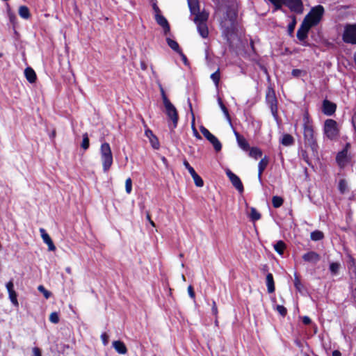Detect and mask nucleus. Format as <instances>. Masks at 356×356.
<instances>
[{"instance_id": "1", "label": "nucleus", "mask_w": 356, "mask_h": 356, "mask_svg": "<svg viewBox=\"0 0 356 356\" xmlns=\"http://www.w3.org/2000/svg\"><path fill=\"white\" fill-rule=\"evenodd\" d=\"M238 13L232 7L228 6L226 12L220 22V26L223 38L229 44H232V38L237 32Z\"/></svg>"}, {"instance_id": "2", "label": "nucleus", "mask_w": 356, "mask_h": 356, "mask_svg": "<svg viewBox=\"0 0 356 356\" xmlns=\"http://www.w3.org/2000/svg\"><path fill=\"white\" fill-rule=\"evenodd\" d=\"M302 134L305 146L309 147L313 153H317L318 145L316 140L314 122L308 111H305L302 116Z\"/></svg>"}, {"instance_id": "3", "label": "nucleus", "mask_w": 356, "mask_h": 356, "mask_svg": "<svg viewBox=\"0 0 356 356\" xmlns=\"http://www.w3.org/2000/svg\"><path fill=\"white\" fill-rule=\"evenodd\" d=\"M159 89L163 100V105L165 108V114L168 117V120L172 122L171 124H169V127L171 130H173L177 127L178 120H179V115L177 110L175 106L171 103L170 99L168 98L164 88H163L161 84H159Z\"/></svg>"}, {"instance_id": "4", "label": "nucleus", "mask_w": 356, "mask_h": 356, "mask_svg": "<svg viewBox=\"0 0 356 356\" xmlns=\"http://www.w3.org/2000/svg\"><path fill=\"white\" fill-rule=\"evenodd\" d=\"M274 6L275 10H280L284 5L291 12L297 14H301L304 10V6L302 0H268Z\"/></svg>"}, {"instance_id": "5", "label": "nucleus", "mask_w": 356, "mask_h": 356, "mask_svg": "<svg viewBox=\"0 0 356 356\" xmlns=\"http://www.w3.org/2000/svg\"><path fill=\"white\" fill-rule=\"evenodd\" d=\"M265 101L270 108L274 119L277 121L279 120L278 101L275 95V91L270 86L266 89Z\"/></svg>"}, {"instance_id": "6", "label": "nucleus", "mask_w": 356, "mask_h": 356, "mask_svg": "<svg viewBox=\"0 0 356 356\" xmlns=\"http://www.w3.org/2000/svg\"><path fill=\"white\" fill-rule=\"evenodd\" d=\"M323 131L324 136L330 140H336L340 134L337 122L330 118L325 120Z\"/></svg>"}, {"instance_id": "7", "label": "nucleus", "mask_w": 356, "mask_h": 356, "mask_svg": "<svg viewBox=\"0 0 356 356\" xmlns=\"http://www.w3.org/2000/svg\"><path fill=\"white\" fill-rule=\"evenodd\" d=\"M324 12L325 10L323 6H316L313 7L310 12L305 16L303 22L312 27L316 26L322 19Z\"/></svg>"}, {"instance_id": "8", "label": "nucleus", "mask_w": 356, "mask_h": 356, "mask_svg": "<svg viewBox=\"0 0 356 356\" xmlns=\"http://www.w3.org/2000/svg\"><path fill=\"white\" fill-rule=\"evenodd\" d=\"M100 153L103 170L104 172H107L113 164V154L110 145L108 143L102 144Z\"/></svg>"}, {"instance_id": "9", "label": "nucleus", "mask_w": 356, "mask_h": 356, "mask_svg": "<svg viewBox=\"0 0 356 356\" xmlns=\"http://www.w3.org/2000/svg\"><path fill=\"white\" fill-rule=\"evenodd\" d=\"M200 130L202 135L213 145L214 149L216 152H220L222 149V144L217 137L202 125L200 126Z\"/></svg>"}, {"instance_id": "10", "label": "nucleus", "mask_w": 356, "mask_h": 356, "mask_svg": "<svg viewBox=\"0 0 356 356\" xmlns=\"http://www.w3.org/2000/svg\"><path fill=\"white\" fill-rule=\"evenodd\" d=\"M343 40L346 43L356 44V24H349L345 27Z\"/></svg>"}, {"instance_id": "11", "label": "nucleus", "mask_w": 356, "mask_h": 356, "mask_svg": "<svg viewBox=\"0 0 356 356\" xmlns=\"http://www.w3.org/2000/svg\"><path fill=\"white\" fill-rule=\"evenodd\" d=\"M311 28V26L302 22L298 29L296 36L300 41L302 42L303 46H309V44L305 41V40L308 37V33Z\"/></svg>"}, {"instance_id": "12", "label": "nucleus", "mask_w": 356, "mask_h": 356, "mask_svg": "<svg viewBox=\"0 0 356 356\" xmlns=\"http://www.w3.org/2000/svg\"><path fill=\"white\" fill-rule=\"evenodd\" d=\"M226 175L228 177L232 185L236 188V189L239 193H243L244 191V187L241 179L236 175L232 172L229 169H227L226 170Z\"/></svg>"}, {"instance_id": "13", "label": "nucleus", "mask_w": 356, "mask_h": 356, "mask_svg": "<svg viewBox=\"0 0 356 356\" xmlns=\"http://www.w3.org/2000/svg\"><path fill=\"white\" fill-rule=\"evenodd\" d=\"M337 110V104L327 99H324L322 103V112L327 116L334 115Z\"/></svg>"}, {"instance_id": "14", "label": "nucleus", "mask_w": 356, "mask_h": 356, "mask_svg": "<svg viewBox=\"0 0 356 356\" xmlns=\"http://www.w3.org/2000/svg\"><path fill=\"white\" fill-rule=\"evenodd\" d=\"M6 289L9 295V299L10 302L13 303V305L15 307L19 306V302L17 300V294L16 291L14 289V283L13 280H10L8 282H7Z\"/></svg>"}, {"instance_id": "15", "label": "nucleus", "mask_w": 356, "mask_h": 356, "mask_svg": "<svg viewBox=\"0 0 356 356\" xmlns=\"http://www.w3.org/2000/svg\"><path fill=\"white\" fill-rule=\"evenodd\" d=\"M154 18L156 23L163 28L164 34L170 33V26L167 19L161 14H155Z\"/></svg>"}, {"instance_id": "16", "label": "nucleus", "mask_w": 356, "mask_h": 356, "mask_svg": "<svg viewBox=\"0 0 356 356\" xmlns=\"http://www.w3.org/2000/svg\"><path fill=\"white\" fill-rule=\"evenodd\" d=\"M39 231L44 243L48 245L49 250H56V246L50 236L47 233L46 230L44 228H40Z\"/></svg>"}, {"instance_id": "17", "label": "nucleus", "mask_w": 356, "mask_h": 356, "mask_svg": "<svg viewBox=\"0 0 356 356\" xmlns=\"http://www.w3.org/2000/svg\"><path fill=\"white\" fill-rule=\"evenodd\" d=\"M302 259L306 262L316 264L321 260V256L314 251H309L302 255Z\"/></svg>"}, {"instance_id": "18", "label": "nucleus", "mask_w": 356, "mask_h": 356, "mask_svg": "<svg viewBox=\"0 0 356 356\" xmlns=\"http://www.w3.org/2000/svg\"><path fill=\"white\" fill-rule=\"evenodd\" d=\"M234 135L238 146L244 151H248L250 149V145L245 137L241 135L238 131H234Z\"/></svg>"}, {"instance_id": "19", "label": "nucleus", "mask_w": 356, "mask_h": 356, "mask_svg": "<svg viewBox=\"0 0 356 356\" xmlns=\"http://www.w3.org/2000/svg\"><path fill=\"white\" fill-rule=\"evenodd\" d=\"M145 135L149 138L152 147L155 149H158L160 144L158 138L154 134L153 131L149 129H147L145 131Z\"/></svg>"}, {"instance_id": "20", "label": "nucleus", "mask_w": 356, "mask_h": 356, "mask_svg": "<svg viewBox=\"0 0 356 356\" xmlns=\"http://www.w3.org/2000/svg\"><path fill=\"white\" fill-rule=\"evenodd\" d=\"M193 15H195L193 21L195 24H198V23L205 24L209 18V13L205 11L200 12V10H198V13H195Z\"/></svg>"}, {"instance_id": "21", "label": "nucleus", "mask_w": 356, "mask_h": 356, "mask_svg": "<svg viewBox=\"0 0 356 356\" xmlns=\"http://www.w3.org/2000/svg\"><path fill=\"white\" fill-rule=\"evenodd\" d=\"M268 163L269 158L267 156H264V157L262 158L259 161L258 164V178L259 180L261 179L262 174L265 169L266 168V167L268 166Z\"/></svg>"}, {"instance_id": "22", "label": "nucleus", "mask_w": 356, "mask_h": 356, "mask_svg": "<svg viewBox=\"0 0 356 356\" xmlns=\"http://www.w3.org/2000/svg\"><path fill=\"white\" fill-rule=\"evenodd\" d=\"M24 75H25V77L26 79V80L30 83H33L36 81L37 80V75H36V73L33 70V68H31V67H27L25 70H24Z\"/></svg>"}, {"instance_id": "23", "label": "nucleus", "mask_w": 356, "mask_h": 356, "mask_svg": "<svg viewBox=\"0 0 356 356\" xmlns=\"http://www.w3.org/2000/svg\"><path fill=\"white\" fill-rule=\"evenodd\" d=\"M266 283L267 286V291L269 293H272L275 290V281L272 273H268L266 275Z\"/></svg>"}, {"instance_id": "24", "label": "nucleus", "mask_w": 356, "mask_h": 356, "mask_svg": "<svg viewBox=\"0 0 356 356\" xmlns=\"http://www.w3.org/2000/svg\"><path fill=\"white\" fill-rule=\"evenodd\" d=\"M113 346L119 354L124 355L127 353V348L124 343L120 340L114 341L113 342Z\"/></svg>"}, {"instance_id": "25", "label": "nucleus", "mask_w": 356, "mask_h": 356, "mask_svg": "<svg viewBox=\"0 0 356 356\" xmlns=\"http://www.w3.org/2000/svg\"><path fill=\"white\" fill-rule=\"evenodd\" d=\"M347 156L348 153H346V150H341L337 153L336 156V161L339 166H344L347 162Z\"/></svg>"}, {"instance_id": "26", "label": "nucleus", "mask_w": 356, "mask_h": 356, "mask_svg": "<svg viewBox=\"0 0 356 356\" xmlns=\"http://www.w3.org/2000/svg\"><path fill=\"white\" fill-rule=\"evenodd\" d=\"M197 25V29L199 34L203 38H207L209 37V29L207 23H198Z\"/></svg>"}, {"instance_id": "27", "label": "nucleus", "mask_w": 356, "mask_h": 356, "mask_svg": "<svg viewBox=\"0 0 356 356\" xmlns=\"http://www.w3.org/2000/svg\"><path fill=\"white\" fill-rule=\"evenodd\" d=\"M187 2L191 15L198 13L200 10L199 0H187Z\"/></svg>"}, {"instance_id": "28", "label": "nucleus", "mask_w": 356, "mask_h": 356, "mask_svg": "<svg viewBox=\"0 0 356 356\" xmlns=\"http://www.w3.org/2000/svg\"><path fill=\"white\" fill-rule=\"evenodd\" d=\"M280 143L284 146H290L294 143V138L291 135L285 134L282 136Z\"/></svg>"}, {"instance_id": "29", "label": "nucleus", "mask_w": 356, "mask_h": 356, "mask_svg": "<svg viewBox=\"0 0 356 356\" xmlns=\"http://www.w3.org/2000/svg\"><path fill=\"white\" fill-rule=\"evenodd\" d=\"M249 156L254 159H258L261 157L263 153L261 149L257 147H250Z\"/></svg>"}, {"instance_id": "30", "label": "nucleus", "mask_w": 356, "mask_h": 356, "mask_svg": "<svg viewBox=\"0 0 356 356\" xmlns=\"http://www.w3.org/2000/svg\"><path fill=\"white\" fill-rule=\"evenodd\" d=\"M166 42L168 44V45L173 50L175 51L176 53H179V51L181 52V50H182L178 42L170 38H166Z\"/></svg>"}, {"instance_id": "31", "label": "nucleus", "mask_w": 356, "mask_h": 356, "mask_svg": "<svg viewBox=\"0 0 356 356\" xmlns=\"http://www.w3.org/2000/svg\"><path fill=\"white\" fill-rule=\"evenodd\" d=\"M286 248V245L285 243L283 241H278L275 245H274V249L275 250L280 254L282 255L284 254V252Z\"/></svg>"}, {"instance_id": "32", "label": "nucleus", "mask_w": 356, "mask_h": 356, "mask_svg": "<svg viewBox=\"0 0 356 356\" xmlns=\"http://www.w3.org/2000/svg\"><path fill=\"white\" fill-rule=\"evenodd\" d=\"M18 13L19 16L23 19H27L31 17L30 10L26 6H19Z\"/></svg>"}, {"instance_id": "33", "label": "nucleus", "mask_w": 356, "mask_h": 356, "mask_svg": "<svg viewBox=\"0 0 356 356\" xmlns=\"http://www.w3.org/2000/svg\"><path fill=\"white\" fill-rule=\"evenodd\" d=\"M261 213L254 207L250 209V218L252 221L255 222L261 219Z\"/></svg>"}, {"instance_id": "34", "label": "nucleus", "mask_w": 356, "mask_h": 356, "mask_svg": "<svg viewBox=\"0 0 356 356\" xmlns=\"http://www.w3.org/2000/svg\"><path fill=\"white\" fill-rule=\"evenodd\" d=\"M310 238L314 241H320L324 238V234L320 230H315L311 233Z\"/></svg>"}, {"instance_id": "35", "label": "nucleus", "mask_w": 356, "mask_h": 356, "mask_svg": "<svg viewBox=\"0 0 356 356\" xmlns=\"http://www.w3.org/2000/svg\"><path fill=\"white\" fill-rule=\"evenodd\" d=\"M284 203V200L282 197L275 195L272 198V204L274 208L280 207Z\"/></svg>"}, {"instance_id": "36", "label": "nucleus", "mask_w": 356, "mask_h": 356, "mask_svg": "<svg viewBox=\"0 0 356 356\" xmlns=\"http://www.w3.org/2000/svg\"><path fill=\"white\" fill-rule=\"evenodd\" d=\"M338 189L341 194H344L348 190V184L346 179H341L339 181Z\"/></svg>"}, {"instance_id": "37", "label": "nucleus", "mask_w": 356, "mask_h": 356, "mask_svg": "<svg viewBox=\"0 0 356 356\" xmlns=\"http://www.w3.org/2000/svg\"><path fill=\"white\" fill-rule=\"evenodd\" d=\"M82 137H83V140H82V143L81 144V147L84 150H87L90 147V140H89L88 133L83 134Z\"/></svg>"}, {"instance_id": "38", "label": "nucleus", "mask_w": 356, "mask_h": 356, "mask_svg": "<svg viewBox=\"0 0 356 356\" xmlns=\"http://www.w3.org/2000/svg\"><path fill=\"white\" fill-rule=\"evenodd\" d=\"M191 177L193 179L194 183L196 186L197 187H202L204 186V181L202 179V177L195 172V174L192 175Z\"/></svg>"}, {"instance_id": "39", "label": "nucleus", "mask_w": 356, "mask_h": 356, "mask_svg": "<svg viewBox=\"0 0 356 356\" xmlns=\"http://www.w3.org/2000/svg\"><path fill=\"white\" fill-rule=\"evenodd\" d=\"M329 269L332 275H337L340 269V264L337 262H332L330 264Z\"/></svg>"}, {"instance_id": "40", "label": "nucleus", "mask_w": 356, "mask_h": 356, "mask_svg": "<svg viewBox=\"0 0 356 356\" xmlns=\"http://www.w3.org/2000/svg\"><path fill=\"white\" fill-rule=\"evenodd\" d=\"M218 104H219V106H220L222 111L223 112V113L225 114V115L226 116L227 120L229 121H231V118H230V115H229V111H228L227 108L223 104V102H222V99L220 98H218Z\"/></svg>"}, {"instance_id": "41", "label": "nucleus", "mask_w": 356, "mask_h": 356, "mask_svg": "<svg viewBox=\"0 0 356 356\" xmlns=\"http://www.w3.org/2000/svg\"><path fill=\"white\" fill-rule=\"evenodd\" d=\"M211 79L216 86H218L220 80V69H218L215 72L211 74Z\"/></svg>"}, {"instance_id": "42", "label": "nucleus", "mask_w": 356, "mask_h": 356, "mask_svg": "<svg viewBox=\"0 0 356 356\" xmlns=\"http://www.w3.org/2000/svg\"><path fill=\"white\" fill-rule=\"evenodd\" d=\"M296 19L295 16H293L291 22H290L288 25L287 31H288V33L289 35H291V36L293 35L294 29L296 28Z\"/></svg>"}, {"instance_id": "43", "label": "nucleus", "mask_w": 356, "mask_h": 356, "mask_svg": "<svg viewBox=\"0 0 356 356\" xmlns=\"http://www.w3.org/2000/svg\"><path fill=\"white\" fill-rule=\"evenodd\" d=\"M125 191L127 194H130L132 191V180L130 177L125 181Z\"/></svg>"}, {"instance_id": "44", "label": "nucleus", "mask_w": 356, "mask_h": 356, "mask_svg": "<svg viewBox=\"0 0 356 356\" xmlns=\"http://www.w3.org/2000/svg\"><path fill=\"white\" fill-rule=\"evenodd\" d=\"M349 265V268L353 270L356 280V260L352 256H350Z\"/></svg>"}, {"instance_id": "45", "label": "nucleus", "mask_w": 356, "mask_h": 356, "mask_svg": "<svg viewBox=\"0 0 356 356\" xmlns=\"http://www.w3.org/2000/svg\"><path fill=\"white\" fill-rule=\"evenodd\" d=\"M59 316L57 312H52L49 315V321L54 323V324H56L59 322Z\"/></svg>"}, {"instance_id": "46", "label": "nucleus", "mask_w": 356, "mask_h": 356, "mask_svg": "<svg viewBox=\"0 0 356 356\" xmlns=\"http://www.w3.org/2000/svg\"><path fill=\"white\" fill-rule=\"evenodd\" d=\"M294 286L296 287V289L298 291H302V285L301 284V282H300V278L298 277V275H295V277H294Z\"/></svg>"}, {"instance_id": "47", "label": "nucleus", "mask_w": 356, "mask_h": 356, "mask_svg": "<svg viewBox=\"0 0 356 356\" xmlns=\"http://www.w3.org/2000/svg\"><path fill=\"white\" fill-rule=\"evenodd\" d=\"M276 310L283 317H284L287 314V309L283 305H277Z\"/></svg>"}, {"instance_id": "48", "label": "nucleus", "mask_w": 356, "mask_h": 356, "mask_svg": "<svg viewBox=\"0 0 356 356\" xmlns=\"http://www.w3.org/2000/svg\"><path fill=\"white\" fill-rule=\"evenodd\" d=\"M38 289L39 291H40L43 293L44 298L47 299L49 298L51 295V293L50 291H49L48 290H47L42 285H40L38 287Z\"/></svg>"}, {"instance_id": "49", "label": "nucleus", "mask_w": 356, "mask_h": 356, "mask_svg": "<svg viewBox=\"0 0 356 356\" xmlns=\"http://www.w3.org/2000/svg\"><path fill=\"white\" fill-rule=\"evenodd\" d=\"M211 312L216 316V321H215L216 323H218L217 317H218V311L217 305H216V302L215 300L212 301Z\"/></svg>"}, {"instance_id": "50", "label": "nucleus", "mask_w": 356, "mask_h": 356, "mask_svg": "<svg viewBox=\"0 0 356 356\" xmlns=\"http://www.w3.org/2000/svg\"><path fill=\"white\" fill-rule=\"evenodd\" d=\"M184 165L188 170V172L191 175L195 174L196 172L194 168L190 165V163L187 161V160H184L183 162Z\"/></svg>"}, {"instance_id": "51", "label": "nucleus", "mask_w": 356, "mask_h": 356, "mask_svg": "<svg viewBox=\"0 0 356 356\" xmlns=\"http://www.w3.org/2000/svg\"><path fill=\"white\" fill-rule=\"evenodd\" d=\"M188 295L189 296L193 299V300H195V293L194 291V289H193V286L192 285H189L188 286Z\"/></svg>"}, {"instance_id": "52", "label": "nucleus", "mask_w": 356, "mask_h": 356, "mask_svg": "<svg viewBox=\"0 0 356 356\" xmlns=\"http://www.w3.org/2000/svg\"><path fill=\"white\" fill-rule=\"evenodd\" d=\"M101 339L104 345H107L108 342V335L106 332L102 333L101 334Z\"/></svg>"}, {"instance_id": "53", "label": "nucleus", "mask_w": 356, "mask_h": 356, "mask_svg": "<svg viewBox=\"0 0 356 356\" xmlns=\"http://www.w3.org/2000/svg\"><path fill=\"white\" fill-rule=\"evenodd\" d=\"M302 322L304 325H309L312 323V320L309 316H305L302 318Z\"/></svg>"}, {"instance_id": "54", "label": "nucleus", "mask_w": 356, "mask_h": 356, "mask_svg": "<svg viewBox=\"0 0 356 356\" xmlns=\"http://www.w3.org/2000/svg\"><path fill=\"white\" fill-rule=\"evenodd\" d=\"M194 120H195L193 118V122H194ZM192 128H193V134H194V136H195V138H197V139H202L201 136L200 135V134L198 133V131H197V129L194 127L193 124H192Z\"/></svg>"}, {"instance_id": "55", "label": "nucleus", "mask_w": 356, "mask_h": 356, "mask_svg": "<svg viewBox=\"0 0 356 356\" xmlns=\"http://www.w3.org/2000/svg\"><path fill=\"white\" fill-rule=\"evenodd\" d=\"M33 356H42L41 350L38 347H34L33 348Z\"/></svg>"}, {"instance_id": "56", "label": "nucleus", "mask_w": 356, "mask_h": 356, "mask_svg": "<svg viewBox=\"0 0 356 356\" xmlns=\"http://www.w3.org/2000/svg\"><path fill=\"white\" fill-rule=\"evenodd\" d=\"M291 74L293 76L298 77L302 74V70L299 69H294L292 70Z\"/></svg>"}, {"instance_id": "57", "label": "nucleus", "mask_w": 356, "mask_h": 356, "mask_svg": "<svg viewBox=\"0 0 356 356\" xmlns=\"http://www.w3.org/2000/svg\"><path fill=\"white\" fill-rule=\"evenodd\" d=\"M152 8L155 13V14H161V10L157 6L156 2L153 3L152 4Z\"/></svg>"}, {"instance_id": "58", "label": "nucleus", "mask_w": 356, "mask_h": 356, "mask_svg": "<svg viewBox=\"0 0 356 356\" xmlns=\"http://www.w3.org/2000/svg\"><path fill=\"white\" fill-rule=\"evenodd\" d=\"M178 54L181 56L182 61H183L185 64H186V63L188 62V58H187L186 56L184 54V52L182 51V50H181V53H180V51H179V52L178 53Z\"/></svg>"}, {"instance_id": "59", "label": "nucleus", "mask_w": 356, "mask_h": 356, "mask_svg": "<svg viewBox=\"0 0 356 356\" xmlns=\"http://www.w3.org/2000/svg\"><path fill=\"white\" fill-rule=\"evenodd\" d=\"M140 65L142 70L145 71L147 69V65L144 60H140Z\"/></svg>"}, {"instance_id": "60", "label": "nucleus", "mask_w": 356, "mask_h": 356, "mask_svg": "<svg viewBox=\"0 0 356 356\" xmlns=\"http://www.w3.org/2000/svg\"><path fill=\"white\" fill-rule=\"evenodd\" d=\"M352 124L354 127L355 129L356 130V111L354 113L353 118H352Z\"/></svg>"}, {"instance_id": "61", "label": "nucleus", "mask_w": 356, "mask_h": 356, "mask_svg": "<svg viewBox=\"0 0 356 356\" xmlns=\"http://www.w3.org/2000/svg\"><path fill=\"white\" fill-rule=\"evenodd\" d=\"M147 219L148 220V221L149 222V223L153 226V227H155V223L154 222V221L151 219V217H150V215L149 213H147Z\"/></svg>"}, {"instance_id": "62", "label": "nucleus", "mask_w": 356, "mask_h": 356, "mask_svg": "<svg viewBox=\"0 0 356 356\" xmlns=\"http://www.w3.org/2000/svg\"><path fill=\"white\" fill-rule=\"evenodd\" d=\"M261 270L264 273L268 272V265H266V264L262 266V268H261Z\"/></svg>"}, {"instance_id": "63", "label": "nucleus", "mask_w": 356, "mask_h": 356, "mask_svg": "<svg viewBox=\"0 0 356 356\" xmlns=\"http://www.w3.org/2000/svg\"><path fill=\"white\" fill-rule=\"evenodd\" d=\"M332 356H341V353L339 350H335L332 352Z\"/></svg>"}, {"instance_id": "64", "label": "nucleus", "mask_w": 356, "mask_h": 356, "mask_svg": "<svg viewBox=\"0 0 356 356\" xmlns=\"http://www.w3.org/2000/svg\"><path fill=\"white\" fill-rule=\"evenodd\" d=\"M355 282H356V280H355ZM352 295H353L355 302H356V286L353 290Z\"/></svg>"}]
</instances>
